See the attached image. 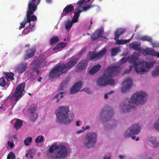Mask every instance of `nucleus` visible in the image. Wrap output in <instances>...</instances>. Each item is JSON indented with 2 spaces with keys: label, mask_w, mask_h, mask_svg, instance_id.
Segmentation results:
<instances>
[{
  "label": "nucleus",
  "mask_w": 159,
  "mask_h": 159,
  "mask_svg": "<svg viewBox=\"0 0 159 159\" xmlns=\"http://www.w3.org/2000/svg\"><path fill=\"white\" fill-rule=\"evenodd\" d=\"M130 46L134 49L139 51L141 49V46L136 42H134L130 44Z\"/></svg>",
  "instance_id": "a878e982"
},
{
  "label": "nucleus",
  "mask_w": 159,
  "mask_h": 159,
  "mask_svg": "<svg viewBox=\"0 0 159 159\" xmlns=\"http://www.w3.org/2000/svg\"><path fill=\"white\" fill-rule=\"evenodd\" d=\"M132 37H133V36L131 37L130 39H127V40H125V42L124 43H127L129 42L130 41L131 39L132 38Z\"/></svg>",
  "instance_id": "4d7b16f0"
},
{
  "label": "nucleus",
  "mask_w": 159,
  "mask_h": 159,
  "mask_svg": "<svg viewBox=\"0 0 159 159\" xmlns=\"http://www.w3.org/2000/svg\"><path fill=\"white\" fill-rule=\"evenodd\" d=\"M155 50L151 48H147L143 50V53L145 55H151L155 56Z\"/></svg>",
  "instance_id": "4be33fe9"
},
{
  "label": "nucleus",
  "mask_w": 159,
  "mask_h": 159,
  "mask_svg": "<svg viewBox=\"0 0 159 159\" xmlns=\"http://www.w3.org/2000/svg\"><path fill=\"white\" fill-rule=\"evenodd\" d=\"M150 141L154 148L157 147L159 145V142L157 141L156 139L154 138H152L150 139Z\"/></svg>",
  "instance_id": "7c9ffc66"
},
{
  "label": "nucleus",
  "mask_w": 159,
  "mask_h": 159,
  "mask_svg": "<svg viewBox=\"0 0 159 159\" xmlns=\"http://www.w3.org/2000/svg\"><path fill=\"white\" fill-rule=\"evenodd\" d=\"M7 144L8 145H9L10 147L11 148H12L14 146V145L13 143L11 142L8 141L7 143Z\"/></svg>",
  "instance_id": "864d4df0"
},
{
  "label": "nucleus",
  "mask_w": 159,
  "mask_h": 159,
  "mask_svg": "<svg viewBox=\"0 0 159 159\" xmlns=\"http://www.w3.org/2000/svg\"><path fill=\"white\" fill-rule=\"evenodd\" d=\"M31 21H32V19L30 18H28L27 16H26V18L25 19L24 21L20 23V25L19 27V29L20 30L22 28H24L25 25L28 22L29 23V26H30V22Z\"/></svg>",
  "instance_id": "412c9836"
},
{
  "label": "nucleus",
  "mask_w": 159,
  "mask_h": 159,
  "mask_svg": "<svg viewBox=\"0 0 159 159\" xmlns=\"http://www.w3.org/2000/svg\"><path fill=\"white\" fill-rule=\"evenodd\" d=\"M103 32V30L100 29L99 30L98 32H97V34L99 37H102Z\"/></svg>",
  "instance_id": "3c124183"
},
{
  "label": "nucleus",
  "mask_w": 159,
  "mask_h": 159,
  "mask_svg": "<svg viewBox=\"0 0 159 159\" xmlns=\"http://www.w3.org/2000/svg\"><path fill=\"white\" fill-rule=\"evenodd\" d=\"M133 85L132 80L131 79L128 78L122 83L121 91L122 93H126L127 91L130 89Z\"/></svg>",
  "instance_id": "9b49d317"
},
{
  "label": "nucleus",
  "mask_w": 159,
  "mask_h": 159,
  "mask_svg": "<svg viewBox=\"0 0 159 159\" xmlns=\"http://www.w3.org/2000/svg\"><path fill=\"white\" fill-rule=\"evenodd\" d=\"M107 51V50L104 48L99 52H90L88 54V56L91 60H96L101 57L106 53Z\"/></svg>",
  "instance_id": "9d476101"
},
{
  "label": "nucleus",
  "mask_w": 159,
  "mask_h": 159,
  "mask_svg": "<svg viewBox=\"0 0 159 159\" xmlns=\"http://www.w3.org/2000/svg\"><path fill=\"white\" fill-rule=\"evenodd\" d=\"M117 40H118L117 42V44H121L120 43H121V40H119L118 39Z\"/></svg>",
  "instance_id": "338daca9"
},
{
  "label": "nucleus",
  "mask_w": 159,
  "mask_h": 159,
  "mask_svg": "<svg viewBox=\"0 0 159 159\" xmlns=\"http://www.w3.org/2000/svg\"><path fill=\"white\" fill-rule=\"evenodd\" d=\"M154 126L157 130L159 131V119H157L155 122Z\"/></svg>",
  "instance_id": "a18cd8bd"
},
{
  "label": "nucleus",
  "mask_w": 159,
  "mask_h": 159,
  "mask_svg": "<svg viewBox=\"0 0 159 159\" xmlns=\"http://www.w3.org/2000/svg\"><path fill=\"white\" fill-rule=\"evenodd\" d=\"M159 75V67L152 72V76L156 77Z\"/></svg>",
  "instance_id": "c03bdc74"
},
{
  "label": "nucleus",
  "mask_w": 159,
  "mask_h": 159,
  "mask_svg": "<svg viewBox=\"0 0 159 159\" xmlns=\"http://www.w3.org/2000/svg\"><path fill=\"white\" fill-rule=\"evenodd\" d=\"M27 66V64L26 63L20 64L16 67V70L18 71L19 73L21 74L25 71Z\"/></svg>",
  "instance_id": "a211bd4d"
},
{
  "label": "nucleus",
  "mask_w": 159,
  "mask_h": 159,
  "mask_svg": "<svg viewBox=\"0 0 159 159\" xmlns=\"http://www.w3.org/2000/svg\"><path fill=\"white\" fill-rule=\"evenodd\" d=\"M119 157L120 159H123V158L125 157L124 156L120 155H119Z\"/></svg>",
  "instance_id": "e2e57ef3"
},
{
  "label": "nucleus",
  "mask_w": 159,
  "mask_h": 159,
  "mask_svg": "<svg viewBox=\"0 0 159 159\" xmlns=\"http://www.w3.org/2000/svg\"><path fill=\"white\" fill-rule=\"evenodd\" d=\"M36 48L35 47L32 48H31L27 50L23 57L24 60H26L34 56Z\"/></svg>",
  "instance_id": "ddd939ff"
},
{
  "label": "nucleus",
  "mask_w": 159,
  "mask_h": 159,
  "mask_svg": "<svg viewBox=\"0 0 159 159\" xmlns=\"http://www.w3.org/2000/svg\"><path fill=\"white\" fill-rule=\"evenodd\" d=\"M39 0H30L28 5V10L27 11L26 16L32 19V21H34L37 20V17L35 15H32L34 13L37 9V6L40 2H39Z\"/></svg>",
  "instance_id": "0eeeda50"
},
{
  "label": "nucleus",
  "mask_w": 159,
  "mask_h": 159,
  "mask_svg": "<svg viewBox=\"0 0 159 159\" xmlns=\"http://www.w3.org/2000/svg\"><path fill=\"white\" fill-rule=\"evenodd\" d=\"M93 5L90 4L87 6L83 7V9L81 10H80V11H81V12H82L83 11H86L87 10L90 9L91 8L93 7Z\"/></svg>",
  "instance_id": "ea45409f"
},
{
  "label": "nucleus",
  "mask_w": 159,
  "mask_h": 159,
  "mask_svg": "<svg viewBox=\"0 0 159 159\" xmlns=\"http://www.w3.org/2000/svg\"><path fill=\"white\" fill-rule=\"evenodd\" d=\"M133 67V66H130L129 67V70H126L124 72V74L126 73H128L130 72L131 70H132Z\"/></svg>",
  "instance_id": "8fccbe9b"
},
{
  "label": "nucleus",
  "mask_w": 159,
  "mask_h": 159,
  "mask_svg": "<svg viewBox=\"0 0 159 159\" xmlns=\"http://www.w3.org/2000/svg\"><path fill=\"white\" fill-rule=\"evenodd\" d=\"M14 74L13 73H8L6 74L5 77L8 81H10L14 79Z\"/></svg>",
  "instance_id": "bb28decb"
},
{
  "label": "nucleus",
  "mask_w": 159,
  "mask_h": 159,
  "mask_svg": "<svg viewBox=\"0 0 159 159\" xmlns=\"http://www.w3.org/2000/svg\"><path fill=\"white\" fill-rule=\"evenodd\" d=\"M59 41V39L58 37H52L50 39V44L51 45H52L58 42Z\"/></svg>",
  "instance_id": "2f4dec72"
},
{
  "label": "nucleus",
  "mask_w": 159,
  "mask_h": 159,
  "mask_svg": "<svg viewBox=\"0 0 159 159\" xmlns=\"http://www.w3.org/2000/svg\"><path fill=\"white\" fill-rule=\"evenodd\" d=\"M23 122L22 120L19 119H17L14 125V128L16 129V130L19 129L22 126Z\"/></svg>",
  "instance_id": "b1692460"
},
{
  "label": "nucleus",
  "mask_w": 159,
  "mask_h": 159,
  "mask_svg": "<svg viewBox=\"0 0 159 159\" xmlns=\"http://www.w3.org/2000/svg\"><path fill=\"white\" fill-rule=\"evenodd\" d=\"M67 43L65 42H63L60 43L56 47L53 48V50H61L62 48L66 47L67 46Z\"/></svg>",
  "instance_id": "393cba45"
},
{
  "label": "nucleus",
  "mask_w": 159,
  "mask_h": 159,
  "mask_svg": "<svg viewBox=\"0 0 159 159\" xmlns=\"http://www.w3.org/2000/svg\"><path fill=\"white\" fill-rule=\"evenodd\" d=\"M43 60L40 58H38L36 60H35L34 62V65L33 67V70L35 71L37 74H41L40 73V70L38 69L39 67V65L42 63Z\"/></svg>",
  "instance_id": "2eb2a0df"
},
{
  "label": "nucleus",
  "mask_w": 159,
  "mask_h": 159,
  "mask_svg": "<svg viewBox=\"0 0 159 159\" xmlns=\"http://www.w3.org/2000/svg\"><path fill=\"white\" fill-rule=\"evenodd\" d=\"M148 95L146 92L141 91L133 94L130 100L126 99L120 106L123 113L129 112L131 109H135L138 105H142L146 101Z\"/></svg>",
  "instance_id": "f257e3e1"
},
{
  "label": "nucleus",
  "mask_w": 159,
  "mask_h": 159,
  "mask_svg": "<svg viewBox=\"0 0 159 159\" xmlns=\"http://www.w3.org/2000/svg\"><path fill=\"white\" fill-rule=\"evenodd\" d=\"M75 22L72 21V20L68 21L65 24L66 29L67 30H69L72 27L73 24Z\"/></svg>",
  "instance_id": "473e14b6"
},
{
  "label": "nucleus",
  "mask_w": 159,
  "mask_h": 159,
  "mask_svg": "<svg viewBox=\"0 0 159 159\" xmlns=\"http://www.w3.org/2000/svg\"><path fill=\"white\" fill-rule=\"evenodd\" d=\"M154 56H157L159 58V52H155V55Z\"/></svg>",
  "instance_id": "13d9d810"
},
{
  "label": "nucleus",
  "mask_w": 159,
  "mask_h": 159,
  "mask_svg": "<svg viewBox=\"0 0 159 159\" xmlns=\"http://www.w3.org/2000/svg\"><path fill=\"white\" fill-rule=\"evenodd\" d=\"M108 93H106L105 94L104 98L105 99H107L108 98Z\"/></svg>",
  "instance_id": "052dcab7"
},
{
  "label": "nucleus",
  "mask_w": 159,
  "mask_h": 159,
  "mask_svg": "<svg viewBox=\"0 0 159 159\" xmlns=\"http://www.w3.org/2000/svg\"><path fill=\"white\" fill-rule=\"evenodd\" d=\"M36 109V106L33 107H29L28 111L29 113L33 114L35 112Z\"/></svg>",
  "instance_id": "37998d69"
},
{
  "label": "nucleus",
  "mask_w": 159,
  "mask_h": 159,
  "mask_svg": "<svg viewBox=\"0 0 159 159\" xmlns=\"http://www.w3.org/2000/svg\"><path fill=\"white\" fill-rule=\"evenodd\" d=\"M97 140V135L93 132H89L87 134L84 140V145L89 148L94 147Z\"/></svg>",
  "instance_id": "6e6552de"
},
{
  "label": "nucleus",
  "mask_w": 159,
  "mask_h": 159,
  "mask_svg": "<svg viewBox=\"0 0 159 159\" xmlns=\"http://www.w3.org/2000/svg\"><path fill=\"white\" fill-rule=\"evenodd\" d=\"M42 79V78L41 77H40L38 79V81L39 82H41V80Z\"/></svg>",
  "instance_id": "69168bd1"
},
{
  "label": "nucleus",
  "mask_w": 159,
  "mask_h": 159,
  "mask_svg": "<svg viewBox=\"0 0 159 159\" xmlns=\"http://www.w3.org/2000/svg\"><path fill=\"white\" fill-rule=\"evenodd\" d=\"M101 68V66L99 64L94 65L89 70V73L90 74H93L99 70Z\"/></svg>",
  "instance_id": "aec40b11"
},
{
  "label": "nucleus",
  "mask_w": 159,
  "mask_h": 159,
  "mask_svg": "<svg viewBox=\"0 0 159 159\" xmlns=\"http://www.w3.org/2000/svg\"><path fill=\"white\" fill-rule=\"evenodd\" d=\"M141 129V127L139 124H134L129 128L130 133L135 135L138 134L140 132Z\"/></svg>",
  "instance_id": "dca6fc26"
},
{
  "label": "nucleus",
  "mask_w": 159,
  "mask_h": 159,
  "mask_svg": "<svg viewBox=\"0 0 159 159\" xmlns=\"http://www.w3.org/2000/svg\"><path fill=\"white\" fill-rule=\"evenodd\" d=\"M25 85V83L23 82L17 86L12 97V99L17 101L21 97L23 92L24 91Z\"/></svg>",
  "instance_id": "1a4fd4ad"
},
{
  "label": "nucleus",
  "mask_w": 159,
  "mask_h": 159,
  "mask_svg": "<svg viewBox=\"0 0 159 159\" xmlns=\"http://www.w3.org/2000/svg\"><path fill=\"white\" fill-rule=\"evenodd\" d=\"M74 10V7L71 4L67 5L63 9L61 16L63 17L66 16L67 14L73 11Z\"/></svg>",
  "instance_id": "f3484780"
},
{
  "label": "nucleus",
  "mask_w": 159,
  "mask_h": 159,
  "mask_svg": "<svg viewBox=\"0 0 159 159\" xmlns=\"http://www.w3.org/2000/svg\"><path fill=\"white\" fill-rule=\"evenodd\" d=\"M44 140V138L42 135L38 136L35 139V142L37 143H39L43 142Z\"/></svg>",
  "instance_id": "4c0bfd02"
},
{
  "label": "nucleus",
  "mask_w": 159,
  "mask_h": 159,
  "mask_svg": "<svg viewBox=\"0 0 159 159\" xmlns=\"http://www.w3.org/2000/svg\"><path fill=\"white\" fill-rule=\"evenodd\" d=\"M91 38L93 40H96L98 39L99 37L98 35L97 32H95L91 36Z\"/></svg>",
  "instance_id": "79ce46f5"
},
{
  "label": "nucleus",
  "mask_w": 159,
  "mask_h": 159,
  "mask_svg": "<svg viewBox=\"0 0 159 159\" xmlns=\"http://www.w3.org/2000/svg\"><path fill=\"white\" fill-rule=\"evenodd\" d=\"M111 55L112 56H114L117 55L119 52L121 51V50L119 47H115L111 49Z\"/></svg>",
  "instance_id": "c756f323"
},
{
  "label": "nucleus",
  "mask_w": 159,
  "mask_h": 159,
  "mask_svg": "<svg viewBox=\"0 0 159 159\" xmlns=\"http://www.w3.org/2000/svg\"><path fill=\"white\" fill-rule=\"evenodd\" d=\"M125 42V40H121V43H120L121 44H124L126 43H124Z\"/></svg>",
  "instance_id": "0e129e2a"
},
{
  "label": "nucleus",
  "mask_w": 159,
  "mask_h": 159,
  "mask_svg": "<svg viewBox=\"0 0 159 159\" xmlns=\"http://www.w3.org/2000/svg\"><path fill=\"white\" fill-rule=\"evenodd\" d=\"M32 30H33L32 28H30V27H28L25 28L23 31L24 33L27 34L30 30L32 31Z\"/></svg>",
  "instance_id": "49530a36"
},
{
  "label": "nucleus",
  "mask_w": 159,
  "mask_h": 159,
  "mask_svg": "<svg viewBox=\"0 0 159 159\" xmlns=\"http://www.w3.org/2000/svg\"><path fill=\"white\" fill-rule=\"evenodd\" d=\"M7 159H16L15 154L13 152L9 153L7 155Z\"/></svg>",
  "instance_id": "a19ab883"
},
{
  "label": "nucleus",
  "mask_w": 159,
  "mask_h": 159,
  "mask_svg": "<svg viewBox=\"0 0 159 159\" xmlns=\"http://www.w3.org/2000/svg\"><path fill=\"white\" fill-rule=\"evenodd\" d=\"M63 92H60V93L57 94L55 97H54V99H56V102H57L59 101V98H61L63 97Z\"/></svg>",
  "instance_id": "72a5a7b5"
},
{
  "label": "nucleus",
  "mask_w": 159,
  "mask_h": 159,
  "mask_svg": "<svg viewBox=\"0 0 159 159\" xmlns=\"http://www.w3.org/2000/svg\"><path fill=\"white\" fill-rule=\"evenodd\" d=\"M70 81V79L69 78H67L63 82V84H67Z\"/></svg>",
  "instance_id": "5fc2aeb1"
},
{
  "label": "nucleus",
  "mask_w": 159,
  "mask_h": 159,
  "mask_svg": "<svg viewBox=\"0 0 159 159\" xmlns=\"http://www.w3.org/2000/svg\"><path fill=\"white\" fill-rule=\"evenodd\" d=\"M32 138L31 137H28L26 138L24 141L25 145L26 146L29 145L32 141Z\"/></svg>",
  "instance_id": "f704fd0d"
},
{
  "label": "nucleus",
  "mask_w": 159,
  "mask_h": 159,
  "mask_svg": "<svg viewBox=\"0 0 159 159\" xmlns=\"http://www.w3.org/2000/svg\"><path fill=\"white\" fill-rule=\"evenodd\" d=\"M6 82L5 78L2 77L0 79V86L4 87L6 85Z\"/></svg>",
  "instance_id": "c9c22d12"
},
{
  "label": "nucleus",
  "mask_w": 159,
  "mask_h": 159,
  "mask_svg": "<svg viewBox=\"0 0 159 159\" xmlns=\"http://www.w3.org/2000/svg\"><path fill=\"white\" fill-rule=\"evenodd\" d=\"M91 0H79L77 3V6H78L77 9H79L81 6L84 5L86 3L90 1ZM94 0H92V2H93Z\"/></svg>",
  "instance_id": "c85d7f7f"
},
{
  "label": "nucleus",
  "mask_w": 159,
  "mask_h": 159,
  "mask_svg": "<svg viewBox=\"0 0 159 159\" xmlns=\"http://www.w3.org/2000/svg\"><path fill=\"white\" fill-rule=\"evenodd\" d=\"M127 61H128L127 58H126L124 57H123L121 58L120 60L121 63L122 64H124Z\"/></svg>",
  "instance_id": "603ef678"
},
{
  "label": "nucleus",
  "mask_w": 159,
  "mask_h": 159,
  "mask_svg": "<svg viewBox=\"0 0 159 159\" xmlns=\"http://www.w3.org/2000/svg\"><path fill=\"white\" fill-rule=\"evenodd\" d=\"M119 68L116 66L109 67L107 69L104 70L102 76H101L97 80V83L99 86H106L110 84L113 85L115 81L110 77L116 75L119 71Z\"/></svg>",
  "instance_id": "f03ea898"
},
{
  "label": "nucleus",
  "mask_w": 159,
  "mask_h": 159,
  "mask_svg": "<svg viewBox=\"0 0 159 159\" xmlns=\"http://www.w3.org/2000/svg\"><path fill=\"white\" fill-rule=\"evenodd\" d=\"M140 39L143 41H146L150 43H151L152 41V39L148 36L142 37L140 38Z\"/></svg>",
  "instance_id": "e433bc0d"
},
{
  "label": "nucleus",
  "mask_w": 159,
  "mask_h": 159,
  "mask_svg": "<svg viewBox=\"0 0 159 159\" xmlns=\"http://www.w3.org/2000/svg\"><path fill=\"white\" fill-rule=\"evenodd\" d=\"M58 149L59 150L54 154V158L61 159L65 158L67 156V151L64 145H58L53 144L50 147L49 152L50 153H52L55 150Z\"/></svg>",
  "instance_id": "39448f33"
},
{
  "label": "nucleus",
  "mask_w": 159,
  "mask_h": 159,
  "mask_svg": "<svg viewBox=\"0 0 159 159\" xmlns=\"http://www.w3.org/2000/svg\"><path fill=\"white\" fill-rule=\"evenodd\" d=\"M127 60L130 63L134 64L135 71L139 74L145 72L144 65L143 62L138 61V57L134 55H130L127 57Z\"/></svg>",
  "instance_id": "423d86ee"
},
{
  "label": "nucleus",
  "mask_w": 159,
  "mask_h": 159,
  "mask_svg": "<svg viewBox=\"0 0 159 159\" xmlns=\"http://www.w3.org/2000/svg\"><path fill=\"white\" fill-rule=\"evenodd\" d=\"M80 121H77L76 122V125L77 126H79L80 125V124H79Z\"/></svg>",
  "instance_id": "774afa93"
},
{
  "label": "nucleus",
  "mask_w": 159,
  "mask_h": 159,
  "mask_svg": "<svg viewBox=\"0 0 159 159\" xmlns=\"http://www.w3.org/2000/svg\"><path fill=\"white\" fill-rule=\"evenodd\" d=\"M69 107L68 106H61L55 111L57 122L59 124H68L72 120L74 117L73 113L69 114Z\"/></svg>",
  "instance_id": "20e7f679"
},
{
  "label": "nucleus",
  "mask_w": 159,
  "mask_h": 159,
  "mask_svg": "<svg viewBox=\"0 0 159 159\" xmlns=\"http://www.w3.org/2000/svg\"><path fill=\"white\" fill-rule=\"evenodd\" d=\"M141 62H143L144 63V69H145V67H146V68H150L152 67L153 66V64L151 62H144L143 61H141Z\"/></svg>",
  "instance_id": "58836bf2"
},
{
  "label": "nucleus",
  "mask_w": 159,
  "mask_h": 159,
  "mask_svg": "<svg viewBox=\"0 0 159 159\" xmlns=\"http://www.w3.org/2000/svg\"><path fill=\"white\" fill-rule=\"evenodd\" d=\"M82 83L79 81L75 83L72 87L70 92V94H74L78 92L82 86Z\"/></svg>",
  "instance_id": "4468645a"
},
{
  "label": "nucleus",
  "mask_w": 159,
  "mask_h": 159,
  "mask_svg": "<svg viewBox=\"0 0 159 159\" xmlns=\"http://www.w3.org/2000/svg\"><path fill=\"white\" fill-rule=\"evenodd\" d=\"M124 136L125 137H129L131 136V134L126 132L125 133Z\"/></svg>",
  "instance_id": "6e6d98bb"
},
{
  "label": "nucleus",
  "mask_w": 159,
  "mask_h": 159,
  "mask_svg": "<svg viewBox=\"0 0 159 159\" xmlns=\"http://www.w3.org/2000/svg\"><path fill=\"white\" fill-rule=\"evenodd\" d=\"M81 11L79 10L77 12H74V15L72 19V21L73 22L76 23L78 21V19L80 16Z\"/></svg>",
  "instance_id": "cd10ccee"
},
{
  "label": "nucleus",
  "mask_w": 159,
  "mask_h": 159,
  "mask_svg": "<svg viewBox=\"0 0 159 159\" xmlns=\"http://www.w3.org/2000/svg\"><path fill=\"white\" fill-rule=\"evenodd\" d=\"M88 63L87 59H84L80 61L76 67V70L77 72H81L87 67Z\"/></svg>",
  "instance_id": "f8f14e48"
},
{
  "label": "nucleus",
  "mask_w": 159,
  "mask_h": 159,
  "mask_svg": "<svg viewBox=\"0 0 159 159\" xmlns=\"http://www.w3.org/2000/svg\"><path fill=\"white\" fill-rule=\"evenodd\" d=\"M125 30L123 28L117 29L115 33L114 39L116 40H117L119 39V36L125 32Z\"/></svg>",
  "instance_id": "6ab92c4d"
},
{
  "label": "nucleus",
  "mask_w": 159,
  "mask_h": 159,
  "mask_svg": "<svg viewBox=\"0 0 159 159\" xmlns=\"http://www.w3.org/2000/svg\"><path fill=\"white\" fill-rule=\"evenodd\" d=\"M107 110V115L108 117L106 118V121L108 120L110 118H111L114 114L113 109L110 107H107L106 108Z\"/></svg>",
  "instance_id": "5701e85b"
},
{
  "label": "nucleus",
  "mask_w": 159,
  "mask_h": 159,
  "mask_svg": "<svg viewBox=\"0 0 159 159\" xmlns=\"http://www.w3.org/2000/svg\"><path fill=\"white\" fill-rule=\"evenodd\" d=\"M103 159H111V157L104 156Z\"/></svg>",
  "instance_id": "bf43d9fd"
},
{
  "label": "nucleus",
  "mask_w": 159,
  "mask_h": 159,
  "mask_svg": "<svg viewBox=\"0 0 159 159\" xmlns=\"http://www.w3.org/2000/svg\"><path fill=\"white\" fill-rule=\"evenodd\" d=\"M37 118V115L36 114H34L30 117V119L32 121H34Z\"/></svg>",
  "instance_id": "de8ad7c7"
},
{
  "label": "nucleus",
  "mask_w": 159,
  "mask_h": 159,
  "mask_svg": "<svg viewBox=\"0 0 159 159\" xmlns=\"http://www.w3.org/2000/svg\"><path fill=\"white\" fill-rule=\"evenodd\" d=\"M78 57L70 59L66 64H60L57 65L50 71L49 74V78L54 79L57 78L63 73H65L75 66L78 61Z\"/></svg>",
  "instance_id": "7ed1b4c3"
},
{
  "label": "nucleus",
  "mask_w": 159,
  "mask_h": 159,
  "mask_svg": "<svg viewBox=\"0 0 159 159\" xmlns=\"http://www.w3.org/2000/svg\"><path fill=\"white\" fill-rule=\"evenodd\" d=\"M84 131L83 130H80L79 131H78L77 132V133L78 134H80V133H82V132H83Z\"/></svg>",
  "instance_id": "680f3d73"
},
{
  "label": "nucleus",
  "mask_w": 159,
  "mask_h": 159,
  "mask_svg": "<svg viewBox=\"0 0 159 159\" xmlns=\"http://www.w3.org/2000/svg\"><path fill=\"white\" fill-rule=\"evenodd\" d=\"M83 90L84 91L86 92L89 94H92L93 93V92L90 90L88 88H84Z\"/></svg>",
  "instance_id": "09e8293b"
}]
</instances>
